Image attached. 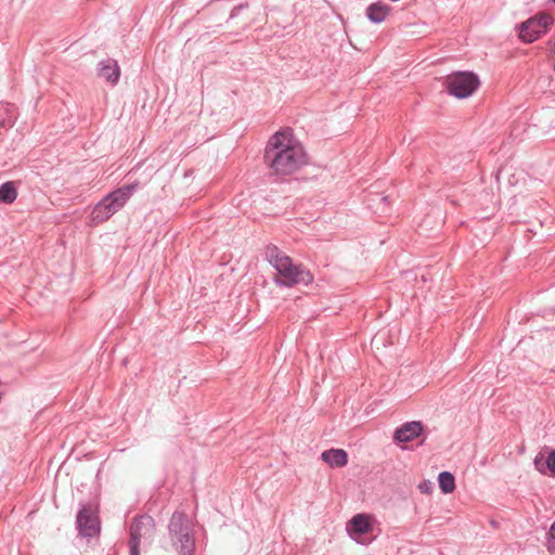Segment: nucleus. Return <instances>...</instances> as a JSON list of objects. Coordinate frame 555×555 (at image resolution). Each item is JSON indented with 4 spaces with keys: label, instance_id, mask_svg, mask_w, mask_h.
I'll use <instances>...</instances> for the list:
<instances>
[{
    "label": "nucleus",
    "instance_id": "obj_1",
    "mask_svg": "<svg viewBox=\"0 0 555 555\" xmlns=\"http://www.w3.org/2000/svg\"><path fill=\"white\" fill-rule=\"evenodd\" d=\"M264 163L276 176H287L306 164V153L293 137L291 129L275 132L264 150Z\"/></svg>",
    "mask_w": 555,
    "mask_h": 555
},
{
    "label": "nucleus",
    "instance_id": "obj_2",
    "mask_svg": "<svg viewBox=\"0 0 555 555\" xmlns=\"http://www.w3.org/2000/svg\"><path fill=\"white\" fill-rule=\"evenodd\" d=\"M266 258L278 271L275 284L292 287L302 284L309 285L313 282V275L302 264H295L291 257L284 254L278 246L270 245L266 250Z\"/></svg>",
    "mask_w": 555,
    "mask_h": 555
},
{
    "label": "nucleus",
    "instance_id": "obj_3",
    "mask_svg": "<svg viewBox=\"0 0 555 555\" xmlns=\"http://www.w3.org/2000/svg\"><path fill=\"white\" fill-rule=\"evenodd\" d=\"M137 184H127L108 193L91 212L93 223H102L120 210L137 190Z\"/></svg>",
    "mask_w": 555,
    "mask_h": 555
},
{
    "label": "nucleus",
    "instance_id": "obj_4",
    "mask_svg": "<svg viewBox=\"0 0 555 555\" xmlns=\"http://www.w3.org/2000/svg\"><path fill=\"white\" fill-rule=\"evenodd\" d=\"M478 86L479 79L474 73H453L446 79V88L448 92L457 99L468 98L475 92Z\"/></svg>",
    "mask_w": 555,
    "mask_h": 555
},
{
    "label": "nucleus",
    "instance_id": "obj_5",
    "mask_svg": "<svg viewBox=\"0 0 555 555\" xmlns=\"http://www.w3.org/2000/svg\"><path fill=\"white\" fill-rule=\"evenodd\" d=\"M169 533L180 555H193L195 547L193 522H169Z\"/></svg>",
    "mask_w": 555,
    "mask_h": 555
},
{
    "label": "nucleus",
    "instance_id": "obj_6",
    "mask_svg": "<svg viewBox=\"0 0 555 555\" xmlns=\"http://www.w3.org/2000/svg\"><path fill=\"white\" fill-rule=\"evenodd\" d=\"M154 531L152 522H132L129 529V555H140L141 543L149 544L153 539Z\"/></svg>",
    "mask_w": 555,
    "mask_h": 555
},
{
    "label": "nucleus",
    "instance_id": "obj_7",
    "mask_svg": "<svg viewBox=\"0 0 555 555\" xmlns=\"http://www.w3.org/2000/svg\"><path fill=\"white\" fill-rule=\"evenodd\" d=\"M374 522H346V532L360 544H369L374 538Z\"/></svg>",
    "mask_w": 555,
    "mask_h": 555
},
{
    "label": "nucleus",
    "instance_id": "obj_8",
    "mask_svg": "<svg viewBox=\"0 0 555 555\" xmlns=\"http://www.w3.org/2000/svg\"><path fill=\"white\" fill-rule=\"evenodd\" d=\"M424 430V426L418 421L406 422L398 427L393 433V441L396 443H405L413 441L420 437Z\"/></svg>",
    "mask_w": 555,
    "mask_h": 555
},
{
    "label": "nucleus",
    "instance_id": "obj_9",
    "mask_svg": "<svg viewBox=\"0 0 555 555\" xmlns=\"http://www.w3.org/2000/svg\"><path fill=\"white\" fill-rule=\"evenodd\" d=\"M100 503L98 496L93 495L80 503L76 520H99Z\"/></svg>",
    "mask_w": 555,
    "mask_h": 555
},
{
    "label": "nucleus",
    "instance_id": "obj_10",
    "mask_svg": "<svg viewBox=\"0 0 555 555\" xmlns=\"http://www.w3.org/2000/svg\"><path fill=\"white\" fill-rule=\"evenodd\" d=\"M321 459L331 467H344L348 463V454L343 449H330L321 453Z\"/></svg>",
    "mask_w": 555,
    "mask_h": 555
},
{
    "label": "nucleus",
    "instance_id": "obj_11",
    "mask_svg": "<svg viewBox=\"0 0 555 555\" xmlns=\"http://www.w3.org/2000/svg\"><path fill=\"white\" fill-rule=\"evenodd\" d=\"M390 12V8L380 2L372 3L366 9L367 18L375 24L382 23L386 20Z\"/></svg>",
    "mask_w": 555,
    "mask_h": 555
},
{
    "label": "nucleus",
    "instance_id": "obj_12",
    "mask_svg": "<svg viewBox=\"0 0 555 555\" xmlns=\"http://www.w3.org/2000/svg\"><path fill=\"white\" fill-rule=\"evenodd\" d=\"M530 23L531 18L521 23L519 27V38L526 43L535 41L543 34L541 29L538 28V25H531Z\"/></svg>",
    "mask_w": 555,
    "mask_h": 555
},
{
    "label": "nucleus",
    "instance_id": "obj_13",
    "mask_svg": "<svg viewBox=\"0 0 555 555\" xmlns=\"http://www.w3.org/2000/svg\"><path fill=\"white\" fill-rule=\"evenodd\" d=\"M100 75L106 79V81L116 83L119 79V67L117 62L114 60H106L100 63Z\"/></svg>",
    "mask_w": 555,
    "mask_h": 555
},
{
    "label": "nucleus",
    "instance_id": "obj_14",
    "mask_svg": "<svg viewBox=\"0 0 555 555\" xmlns=\"http://www.w3.org/2000/svg\"><path fill=\"white\" fill-rule=\"evenodd\" d=\"M17 197L14 182L9 181L0 185V203L12 204Z\"/></svg>",
    "mask_w": 555,
    "mask_h": 555
},
{
    "label": "nucleus",
    "instance_id": "obj_15",
    "mask_svg": "<svg viewBox=\"0 0 555 555\" xmlns=\"http://www.w3.org/2000/svg\"><path fill=\"white\" fill-rule=\"evenodd\" d=\"M101 522H76V530L80 537L91 538L100 533Z\"/></svg>",
    "mask_w": 555,
    "mask_h": 555
},
{
    "label": "nucleus",
    "instance_id": "obj_16",
    "mask_svg": "<svg viewBox=\"0 0 555 555\" xmlns=\"http://www.w3.org/2000/svg\"><path fill=\"white\" fill-rule=\"evenodd\" d=\"M438 482L441 491L446 494L452 493L455 489L454 476L449 472H442L438 476Z\"/></svg>",
    "mask_w": 555,
    "mask_h": 555
},
{
    "label": "nucleus",
    "instance_id": "obj_17",
    "mask_svg": "<svg viewBox=\"0 0 555 555\" xmlns=\"http://www.w3.org/2000/svg\"><path fill=\"white\" fill-rule=\"evenodd\" d=\"M554 23V18L548 13L542 12L531 17V25H538V28L544 34Z\"/></svg>",
    "mask_w": 555,
    "mask_h": 555
},
{
    "label": "nucleus",
    "instance_id": "obj_18",
    "mask_svg": "<svg viewBox=\"0 0 555 555\" xmlns=\"http://www.w3.org/2000/svg\"><path fill=\"white\" fill-rule=\"evenodd\" d=\"M546 547L550 553H555V522L552 524L546 541Z\"/></svg>",
    "mask_w": 555,
    "mask_h": 555
},
{
    "label": "nucleus",
    "instance_id": "obj_19",
    "mask_svg": "<svg viewBox=\"0 0 555 555\" xmlns=\"http://www.w3.org/2000/svg\"><path fill=\"white\" fill-rule=\"evenodd\" d=\"M5 113H7V116L3 118H0V128L12 127L14 124V117L10 113L9 106L5 108Z\"/></svg>",
    "mask_w": 555,
    "mask_h": 555
},
{
    "label": "nucleus",
    "instance_id": "obj_20",
    "mask_svg": "<svg viewBox=\"0 0 555 555\" xmlns=\"http://www.w3.org/2000/svg\"><path fill=\"white\" fill-rule=\"evenodd\" d=\"M434 483L430 480H423L418 483V489L424 494H430L434 490Z\"/></svg>",
    "mask_w": 555,
    "mask_h": 555
},
{
    "label": "nucleus",
    "instance_id": "obj_21",
    "mask_svg": "<svg viewBox=\"0 0 555 555\" xmlns=\"http://www.w3.org/2000/svg\"><path fill=\"white\" fill-rule=\"evenodd\" d=\"M546 468L555 476V450H552L546 459Z\"/></svg>",
    "mask_w": 555,
    "mask_h": 555
},
{
    "label": "nucleus",
    "instance_id": "obj_22",
    "mask_svg": "<svg viewBox=\"0 0 555 555\" xmlns=\"http://www.w3.org/2000/svg\"><path fill=\"white\" fill-rule=\"evenodd\" d=\"M534 463V466L535 468L542 473V474H545V469H546V462L544 463V460H543V455L542 454H538L533 461Z\"/></svg>",
    "mask_w": 555,
    "mask_h": 555
},
{
    "label": "nucleus",
    "instance_id": "obj_23",
    "mask_svg": "<svg viewBox=\"0 0 555 555\" xmlns=\"http://www.w3.org/2000/svg\"><path fill=\"white\" fill-rule=\"evenodd\" d=\"M350 520H370V516L366 514H357L352 516Z\"/></svg>",
    "mask_w": 555,
    "mask_h": 555
},
{
    "label": "nucleus",
    "instance_id": "obj_24",
    "mask_svg": "<svg viewBox=\"0 0 555 555\" xmlns=\"http://www.w3.org/2000/svg\"><path fill=\"white\" fill-rule=\"evenodd\" d=\"M171 520H172V521H176V520H183V517H182V515H181V514H179V513H175V514L172 515V517H171Z\"/></svg>",
    "mask_w": 555,
    "mask_h": 555
},
{
    "label": "nucleus",
    "instance_id": "obj_25",
    "mask_svg": "<svg viewBox=\"0 0 555 555\" xmlns=\"http://www.w3.org/2000/svg\"><path fill=\"white\" fill-rule=\"evenodd\" d=\"M143 518H144V516H142V515H137V516H134V517H133V519H132V520L138 521V520H143Z\"/></svg>",
    "mask_w": 555,
    "mask_h": 555
},
{
    "label": "nucleus",
    "instance_id": "obj_26",
    "mask_svg": "<svg viewBox=\"0 0 555 555\" xmlns=\"http://www.w3.org/2000/svg\"><path fill=\"white\" fill-rule=\"evenodd\" d=\"M387 199H388V197H387V196L382 197V201H383V202H386Z\"/></svg>",
    "mask_w": 555,
    "mask_h": 555
},
{
    "label": "nucleus",
    "instance_id": "obj_27",
    "mask_svg": "<svg viewBox=\"0 0 555 555\" xmlns=\"http://www.w3.org/2000/svg\"><path fill=\"white\" fill-rule=\"evenodd\" d=\"M555 3V0H552Z\"/></svg>",
    "mask_w": 555,
    "mask_h": 555
}]
</instances>
